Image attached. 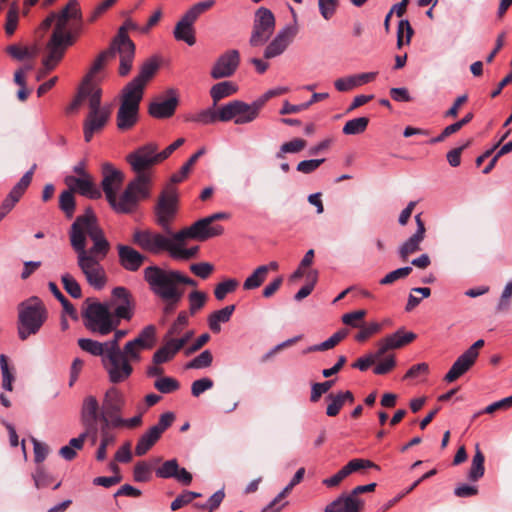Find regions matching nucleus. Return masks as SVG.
<instances>
[{
	"mask_svg": "<svg viewBox=\"0 0 512 512\" xmlns=\"http://www.w3.org/2000/svg\"><path fill=\"white\" fill-rule=\"evenodd\" d=\"M173 236L171 238L151 229H136L132 235V242L145 252L158 255L162 252L170 253Z\"/></svg>",
	"mask_w": 512,
	"mask_h": 512,
	"instance_id": "nucleus-13",
	"label": "nucleus"
},
{
	"mask_svg": "<svg viewBox=\"0 0 512 512\" xmlns=\"http://www.w3.org/2000/svg\"><path fill=\"white\" fill-rule=\"evenodd\" d=\"M415 339V333L406 332L404 329H399L395 333L381 339L377 344V349L383 357L386 353H388L389 350L402 348Z\"/></svg>",
	"mask_w": 512,
	"mask_h": 512,
	"instance_id": "nucleus-26",
	"label": "nucleus"
},
{
	"mask_svg": "<svg viewBox=\"0 0 512 512\" xmlns=\"http://www.w3.org/2000/svg\"><path fill=\"white\" fill-rule=\"evenodd\" d=\"M80 419L85 428L83 431L85 440L89 439L91 445H95L98 438L100 439V426L98 427L99 420L96 419V403L94 400H88L86 406L81 408Z\"/></svg>",
	"mask_w": 512,
	"mask_h": 512,
	"instance_id": "nucleus-20",
	"label": "nucleus"
},
{
	"mask_svg": "<svg viewBox=\"0 0 512 512\" xmlns=\"http://www.w3.org/2000/svg\"><path fill=\"white\" fill-rule=\"evenodd\" d=\"M369 124V118L359 117L347 121L342 129L345 135H357L363 133Z\"/></svg>",
	"mask_w": 512,
	"mask_h": 512,
	"instance_id": "nucleus-54",
	"label": "nucleus"
},
{
	"mask_svg": "<svg viewBox=\"0 0 512 512\" xmlns=\"http://www.w3.org/2000/svg\"><path fill=\"white\" fill-rule=\"evenodd\" d=\"M165 344L159 348L153 355V363L156 365L170 361L178 350H174V345L170 339H164Z\"/></svg>",
	"mask_w": 512,
	"mask_h": 512,
	"instance_id": "nucleus-52",
	"label": "nucleus"
},
{
	"mask_svg": "<svg viewBox=\"0 0 512 512\" xmlns=\"http://www.w3.org/2000/svg\"><path fill=\"white\" fill-rule=\"evenodd\" d=\"M65 183L69 189H74V192H79L81 195L91 199H98L101 197V191L95 185L90 175L85 177L67 176Z\"/></svg>",
	"mask_w": 512,
	"mask_h": 512,
	"instance_id": "nucleus-27",
	"label": "nucleus"
},
{
	"mask_svg": "<svg viewBox=\"0 0 512 512\" xmlns=\"http://www.w3.org/2000/svg\"><path fill=\"white\" fill-rule=\"evenodd\" d=\"M215 0H205L192 5L180 19L188 23L189 25L194 26V23L197 19L215 5Z\"/></svg>",
	"mask_w": 512,
	"mask_h": 512,
	"instance_id": "nucleus-37",
	"label": "nucleus"
},
{
	"mask_svg": "<svg viewBox=\"0 0 512 512\" xmlns=\"http://www.w3.org/2000/svg\"><path fill=\"white\" fill-rule=\"evenodd\" d=\"M114 332L113 339L107 341L109 354L106 355V359L112 363H115L116 360L125 380H127L133 373V366L127 361L128 356L125 354V345L121 348L119 342L128 334V331L116 328Z\"/></svg>",
	"mask_w": 512,
	"mask_h": 512,
	"instance_id": "nucleus-18",
	"label": "nucleus"
},
{
	"mask_svg": "<svg viewBox=\"0 0 512 512\" xmlns=\"http://www.w3.org/2000/svg\"><path fill=\"white\" fill-rule=\"evenodd\" d=\"M80 32L81 28L79 29V26L71 27V31H68V28L62 29L61 39L59 42L55 43H53V34L51 35L46 45V51L49 52L48 61H51V65H49L50 67L53 65L55 60H61L63 58L66 47L74 43L75 36Z\"/></svg>",
	"mask_w": 512,
	"mask_h": 512,
	"instance_id": "nucleus-22",
	"label": "nucleus"
},
{
	"mask_svg": "<svg viewBox=\"0 0 512 512\" xmlns=\"http://www.w3.org/2000/svg\"><path fill=\"white\" fill-rule=\"evenodd\" d=\"M477 359L468 354L466 351L461 354L456 361L453 363L450 370L444 377V380L448 383L456 381L459 377L469 371L475 364Z\"/></svg>",
	"mask_w": 512,
	"mask_h": 512,
	"instance_id": "nucleus-31",
	"label": "nucleus"
},
{
	"mask_svg": "<svg viewBox=\"0 0 512 512\" xmlns=\"http://www.w3.org/2000/svg\"><path fill=\"white\" fill-rule=\"evenodd\" d=\"M120 265L127 271L136 272L147 260V257L135 248L119 244L117 246Z\"/></svg>",
	"mask_w": 512,
	"mask_h": 512,
	"instance_id": "nucleus-25",
	"label": "nucleus"
},
{
	"mask_svg": "<svg viewBox=\"0 0 512 512\" xmlns=\"http://www.w3.org/2000/svg\"><path fill=\"white\" fill-rule=\"evenodd\" d=\"M234 311L235 305L232 304L211 313L208 317V325L210 330L213 333H219L221 331L220 324L228 322Z\"/></svg>",
	"mask_w": 512,
	"mask_h": 512,
	"instance_id": "nucleus-35",
	"label": "nucleus"
},
{
	"mask_svg": "<svg viewBox=\"0 0 512 512\" xmlns=\"http://www.w3.org/2000/svg\"><path fill=\"white\" fill-rule=\"evenodd\" d=\"M237 90V85L231 81H223L213 85L210 89L213 106H217L220 100L233 95Z\"/></svg>",
	"mask_w": 512,
	"mask_h": 512,
	"instance_id": "nucleus-39",
	"label": "nucleus"
},
{
	"mask_svg": "<svg viewBox=\"0 0 512 512\" xmlns=\"http://www.w3.org/2000/svg\"><path fill=\"white\" fill-rule=\"evenodd\" d=\"M367 314L364 309L356 310L353 312L346 313L342 316V322L352 328H360L364 323L363 320Z\"/></svg>",
	"mask_w": 512,
	"mask_h": 512,
	"instance_id": "nucleus-62",
	"label": "nucleus"
},
{
	"mask_svg": "<svg viewBox=\"0 0 512 512\" xmlns=\"http://www.w3.org/2000/svg\"><path fill=\"white\" fill-rule=\"evenodd\" d=\"M326 400L329 401L326 408V415L335 417L346 403L352 404L354 402V395L351 391H341L338 393H330L326 397Z\"/></svg>",
	"mask_w": 512,
	"mask_h": 512,
	"instance_id": "nucleus-32",
	"label": "nucleus"
},
{
	"mask_svg": "<svg viewBox=\"0 0 512 512\" xmlns=\"http://www.w3.org/2000/svg\"><path fill=\"white\" fill-rule=\"evenodd\" d=\"M239 285L238 280L229 278L218 283L214 289L215 298L219 301L225 299L227 294L233 293Z\"/></svg>",
	"mask_w": 512,
	"mask_h": 512,
	"instance_id": "nucleus-56",
	"label": "nucleus"
},
{
	"mask_svg": "<svg viewBox=\"0 0 512 512\" xmlns=\"http://www.w3.org/2000/svg\"><path fill=\"white\" fill-rule=\"evenodd\" d=\"M188 300H189V305H190V307H189L190 314L194 315L197 311H199L205 305L206 300H207V295L202 291L194 290L188 295Z\"/></svg>",
	"mask_w": 512,
	"mask_h": 512,
	"instance_id": "nucleus-64",
	"label": "nucleus"
},
{
	"mask_svg": "<svg viewBox=\"0 0 512 512\" xmlns=\"http://www.w3.org/2000/svg\"><path fill=\"white\" fill-rule=\"evenodd\" d=\"M156 341V328L154 325L146 326L139 335L125 343V354H127V361L132 365L133 362L141 360V351L151 349Z\"/></svg>",
	"mask_w": 512,
	"mask_h": 512,
	"instance_id": "nucleus-17",
	"label": "nucleus"
},
{
	"mask_svg": "<svg viewBox=\"0 0 512 512\" xmlns=\"http://www.w3.org/2000/svg\"><path fill=\"white\" fill-rule=\"evenodd\" d=\"M240 64V53L236 49H230L222 53L211 68L210 75L213 79L228 78L234 75Z\"/></svg>",
	"mask_w": 512,
	"mask_h": 512,
	"instance_id": "nucleus-19",
	"label": "nucleus"
},
{
	"mask_svg": "<svg viewBox=\"0 0 512 512\" xmlns=\"http://www.w3.org/2000/svg\"><path fill=\"white\" fill-rule=\"evenodd\" d=\"M36 167L37 165L33 164L30 170H28L22 176L19 182L12 188V190L7 195L8 198H10L15 203H17L20 200V198L23 196V194L32 182L33 174L36 170Z\"/></svg>",
	"mask_w": 512,
	"mask_h": 512,
	"instance_id": "nucleus-41",
	"label": "nucleus"
},
{
	"mask_svg": "<svg viewBox=\"0 0 512 512\" xmlns=\"http://www.w3.org/2000/svg\"><path fill=\"white\" fill-rule=\"evenodd\" d=\"M61 281L66 292L73 298H80L82 291L77 280L69 273H65L61 277Z\"/></svg>",
	"mask_w": 512,
	"mask_h": 512,
	"instance_id": "nucleus-58",
	"label": "nucleus"
},
{
	"mask_svg": "<svg viewBox=\"0 0 512 512\" xmlns=\"http://www.w3.org/2000/svg\"><path fill=\"white\" fill-rule=\"evenodd\" d=\"M417 229L398 249V255L402 262H407L412 254L421 250V243L425 238L426 227L421 214L415 216Z\"/></svg>",
	"mask_w": 512,
	"mask_h": 512,
	"instance_id": "nucleus-23",
	"label": "nucleus"
},
{
	"mask_svg": "<svg viewBox=\"0 0 512 512\" xmlns=\"http://www.w3.org/2000/svg\"><path fill=\"white\" fill-rule=\"evenodd\" d=\"M143 278L153 294L159 298H179L184 295V288L178 287L177 270L164 269L151 265L143 270Z\"/></svg>",
	"mask_w": 512,
	"mask_h": 512,
	"instance_id": "nucleus-5",
	"label": "nucleus"
},
{
	"mask_svg": "<svg viewBox=\"0 0 512 512\" xmlns=\"http://www.w3.org/2000/svg\"><path fill=\"white\" fill-rule=\"evenodd\" d=\"M205 152V148H201L195 154H193L181 167L179 173L172 175L171 183L165 187L158 199L157 205L155 207V221L164 231L168 233L171 232L170 224L177 212L178 195L174 184L182 182L187 177L197 160L202 155H204Z\"/></svg>",
	"mask_w": 512,
	"mask_h": 512,
	"instance_id": "nucleus-3",
	"label": "nucleus"
},
{
	"mask_svg": "<svg viewBox=\"0 0 512 512\" xmlns=\"http://www.w3.org/2000/svg\"><path fill=\"white\" fill-rule=\"evenodd\" d=\"M373 372L376 375H385L396 367V359L393 353H386L380 360H377Z\"/></svg>",
	"mask_w": 512,
	"mask_h": 512,
	"instance_id": "nucleus-55",
	"label": "nucleus"
},
{
	"mask_svg": "<svg viewBox=\"0 0 512 512\" xmlns=\"http://www.w3.org/2000/svg\"><path fill=\"white\" fill-rule=\"evenodd\" d=\"M126 161L136 176L128 183L125 197L128 198L133 190H138V194H140L142 199L148 198L150 195L152 168L161 162L158 156L157 144L151 142L138 147L126 156Z\"/></svg>",
	"mask_w": 512,
	"mask_h": 512,
	"instance_id": "nucleus-2",
	"label": "nucleus"
},
{
	"mask_svg": "<svg viewBox=\"0 0 512 512\" xmlns=\"http://www.w3.org/2000/svg\"><path fill=\"white\" fill-rule=\"evenodd\" d=\"M154 387L163 394H169L179 389V382L172 377H160L154 382Z\"/></svg>",
	"mask_w": 512,
	"mask_h": 512,
	"instance_id": "nucleus-60",
	"label": "nucleus"
},
{
	"mask_svg": "<svg viewBox=\"0 0 512 512\" xmlns=\"http://www.w3.org/2000/svg\"><path fill=\"white\" fill-rule=\"evenodd\" d=\"M101 95L102 90H96L89 99V112L83 122V133L86 142H90L94 134L99 133L110 119V108L101 107Z\"/></svg>",
	"mask_w": 512,
	"mask_h": 512,
	"instance_id": "nucleus-9",
	"label": "nucleus"
},
{
	"mask_svg": "<svg viewBox=\"0 0 512 512\" xmlns=\"http://www.w3.org/2000/svg\"><path fill=\"white\" fill-rule=\"evenodd\" d=\"M267 279V268L257 267L243 283L244 290H254L259 288Z\"/></svg>",
	"mask_w": 512,
	"mask_h": 512,
	"instance_id": "nucleus-50",
	"label": "nucleus"
},
{
	"mask_svg": "<svg viewBox=\"0 0 512 512\" xmlns=\"http://www.w3.org/2000/svg\"><path fill=\"white\" fill-rule=\"evenodd\" d=\"M102 181L101 187L105 193L106 199L113 210L117 213L130 214L134 212L142 200L138 190H133L128 198L125 197L127 187L118 197L117 191L124 181V174L115 168L111 163L106 162L102 165Z\"/></svg>",
	"mask_w": 512,
	"mask_h": 512,
	"instance_id": "nucleus-4",
	"label": "nucleus"
},
{
	"mask_svg": "<svg viewBox=\"0 0 512 512\" xmlns=\"http://www.w3.org/2000/svg\"><path fill=\"white\" fill-rule=\"evenodd\" d=\"M363 507L364 501L362 499L353 498L350 493H343L326 506L325 512H361Z\"/></svg>",
	"mask_w": 512,
	"mask_h": 512,
	"instance_id": "nucleus-29",
	"label": "nucleus"
},
{
	"mask_svg": "<svg viewBox=\"0 0 512 512\" xmlns=\"http://www.w3.org/2000/svg\"><path fill=\"white\" fill-rule=\"evenodd\" d=\"M261 110L262 109L256 102V100L253 101L251 104H248L240 100V107H238V113L235 124L243 125L253 122L255 119L258 118Z\"/></svg>",
	"mask_w": 512,
	"mask_h": 512,
	"instance_id": "nucleus-34",
	"label": "nucleus"
},
{
	"mask_svg": "<svg viewBox=\"0 0 512 512\" xmlns=\"http://www.w3.org/2000/svg\"><path fill=\"white\" fill-rule=\"evenodd\" d=\"M115 429L112 425L100 424V443L97 448L95 458L97 461H104L107 457V448L116 442V434L112 431Z\"/></svg>",
	"mask_w": 512,
	"mask_h": 512,
	"instance_id": "nucleus-33",
	"label": "nucleus"
},
{
	"mask_svg": "<svg viewBox=\"0 0 512 512\" xmlns=\"http://www.w3.org/2000/svg\"><path fill=\"white\" fill-rule=\"evenodd\" d=\"M160 435L156 429L149 428L138 440L135 447V454L137 456L145 455L154 444L160 439Z\"/></svg>",
	"mask_w": 512,
	"mask_h": 512,
	"instance_id": "nucleus-42",
	"label": "nucleus"
},
{
	"mask_svg": "<svg viewBox=\"0 0 512 512\" xmlns=\"http://www.w3.org/2000/svg\"><path fill=\"white\" fill-rule=\"evenodd\" d=\"M473 117H474L473 113H471V112L467 113L461 120L445 127L443 129V131L441 132V134L435 138H432L429 141V143L435 144V143L444 141L447 137L451 136L452 134L457 133L458 131H460L462 129L463 126H465L469 122H471Z\"/></svg>",
	"mask_w": 512,
	"mask_h": 512,
	"instance_id": "nucleus-43",
	"label": "nucleus"
},
{
	"mask_svg": "<svg viewBox=\"0 0 512 512\" xmlns=\"http://www.w3.org/2000/svg\"><path fill=\"white\" fill-rule=\"evenodd\" d=\"M79 347L90 353L93 356H100L101 357V363L106 371L109 381L113 384L122 383L125 380L118 363L115 361V363L108 362L106 359V355L109 354V347L107 341L104 343L87 339V338H81L78 340Z\"/></svg>",
	"mask_w": 512,
	"mask_h": 512,
	"instance_id": "nucleus-12",
	"label": "nucleus"
},
{
	"mask_svg": "<svg viewBox=\"0 0 512 512\" xmlns=\"http://www.w3.org/2000/svg\"><path fill=\"white\" fill-rule=\"evenodd\" d=\"M224 232L221 225H213L208 217L201 218L191 226L174 233V240L185 242L187 239L206 241L210 238L220 236Z\"/></svg>",
	"mask_w": 512,
	"mask_h": 512,
	"instance_id": "nucleus-15",
	"label": "nucleus"
},
{
	"mask_svg": "<svg viewBox=\"0 0 512 512\" xmlns=\"http://www.w3.org/2000/svg\"><path fill=\"white\" fill-rule=\"evenodd\" d=\"M296 34L297 29L292 26H287L280 30L275 38L266 46L264 58L272 59L283 54L292 43Z\"/></svg>",
	"mask_w": 512,
	"mask_h": 512,
	"instance_id": "nucleus-24",
	"label": "nucleus"
},
{
	"mask_svg": "<svg viewBox=\"0 0 512 512\" xmlns=\"http://www.w3.org/2000/svg\"><path fill=\"white\" fill-rule=\"evenodd\" d=\"M178 105V98L172 96L167 99H156L149 105V114L158 119L169 118L174 115Z\"/></svg>",
	"mask_w": 512,
	"mask_h": 512,
	"instance_id": "nucleus-30",
	"label": "nucleus"
},
{
	"mask_svg": "<svg viewBox=\"0 0 512 512\" xmlns=\"http://www.w3.org/2000/svg\"><path fill=\"white\" fill-rule=\"evenodd\" d=\"M47 317V309L40 298L33 296L22 302L18 307L19 338L24 341L38 333Z\"/></svg>",
	"mask_w": 512,
	"mask_h": 512,
	"instance_id": "nucleus-6",
	"label": "nucleus"
},
{
	"mask_svg": "<svg viewBox=\"0 0 512 512\" xmlns=\"http://www.w3.org/2000/svg\"><path fill=\"white\" fill-rule=\"evenodd\" d=\"M275 30L274 14L266 7H260L254 15L253 27L249 44L252 47H260L265 44Z\"/></svg>",
	"mask_w": 512,
	"mask_h": 512,
	"instance_id": "nucleus-14",
	"label": "nucleus"
},
{
	"mask_svg": "<svg viewBox=\"0 0 512 512\" xmlns=\"http://www.w3.org/2000/svg\"><path fill=\"white\" fill-rule=\"evenodd\" d=\"M173 36L178 41H183L189 46H193L196 43L195 28L189 25L182 19H180L173 30Z\"/></svg>",
	"mask_w": 512,
	"mask_h": 512,
	"instance_id": "nucleus-40",
	"label": "nucleus"
},
{
	"mask_svg": "<svg viewBox=\"0 0 512 512\" xmlns=\"http://www.w3.org/2000/svg\"><path fill=\"white\" fill-rule=\"evenodd\" d=\"M69 236L71 246L77 254V265L88 284L97 290L102 289L107 282V276L101 261L107 256L110 243L90 207L85 214L75 219Z\"/></svg>",
	"mask_w": 512,
	"mask_h": 512,
	"instance_id": "nucleus-1",
	"label": "nucleus"
},
{
	"mask_svg": "<svg viewBox=\"0 0 512 512\" xmlns=\"http://www.w3.org/2000/svg\"><path fill=\"white\" fill-rule=\"evenodd\" d=\"M142 98L143 96L133 91L126 88L122 89L120 106L116 115L118 130L122 132L129 131L137 124Z\"/></svg>",
	"mask_w": 512,
	"mask_h": 512,
	"instance_id": "nucleus-10",
	"label": "nucleus"
},
{
	"mask_svg": "<svg viewBox=\"0 0 512 512\" xmlns=\"http://www.w3.org/2000/svg\"><path fill=\"white\" fill-rule=\"evenodd\" d=\"M213 355L211 351L204 350L197 357L192 359L190 362L186 364V368L188 369H202L207 368L212 364Z\"/></svg>",
	"mask_w": 512,
	"mask_h": 512,
	"instance_id": "nucleus-63",
	"label": "nucleus"
},
{
	"mask_svg": "<svg viewBox=\"0 0 512 512\" xmlns=\"http://www.w3.org/2000/svg\"><path fill=\"white\" fill-rule=\"evenodd\" d=\"M116 54L119 55L120 60L118 73L121 77L127 76L132 70L134 59L131 58L129 55H126V53H124V51H122L121 48L114 46V44L110 42L109 47L100 52L98 56L95 58L94 62L92 63V66L90 67L89 72L84 77L83 82L88 85H94L92 83L93 77L98 72H100L105 67L108 60L114 58Z\"/></svg>",
	"mask_w": 512,
	"mask_h": 512,
	"instance_id": "nucleus-11",
	"label": "nucleus"
},
{
	"mask_svg": "<svg viewBox=\"0 0 512 512\" xmlns=\"http://www.w3.org/2000/svg\"><path fill=\"white\" fill-rule=\"evenodd\" d=\"M215 0H205L192 5L180 19L188 23L189 25L194 26V23L197 19L215 5Z\"/></svg>",
	"mask_w": 512,
	"mask_h": 512,
	"instance_id": "nucleus-38",
	"label": "nucleus"
},
{
	"mask_svg": "<svg viewBox=\"0 0 512 512\" xmlns=\"http://www.w3.org/2000/svg\"><path fill=\"white\" fill-rule=\"evenodd\" d=\"M178 468V461L176 459H170L165 461L159 468L156 469V475L157 477L163 479L175 478Z\"/></svg>",
	"mask_w": 512,
	"mask_h": 512,
	"instance_id": "nucleus-61",
	"label": "nucleus"
},
{
	"mask_svg": "<svg viewBox=\"0 0 512 512\" xmlns=\"http://www.w3.org/2000/svg\"><path fill=\"white\" fill-rule=\"evenodd\" d=\"M347 336L346 330H339L336 333H334L331 337H329L326 341L316 344L313 346H310L305 351L308 352H318V351H327L330 349H333L336 345H338L345 337Z\"/></svg>",
	"mask_w": 512,
	"mask_h": 512,
	"instance_id": "nucleus-49",
	"label": "nucleus"
},
{
	"mask_svg": "<svg viewBox=\"0 0 512 512\" xmlns=\"http://www.w3.org/2000/svg\"><path fill=\"white\" fill-rule=\"evenodd\" d=\"M85 304L86 307L82 311V316L87 329L105 336L117 328L116 319L112 318V311L108 305L90 299H87Z\"/></svg>",
	"mask_w": 512,
	"mask_h": 512,
	"instance_id": "nucleus-7",
	"label": "nucleus"
},
{
	"mask_svg": "<svg viewBox=\"0 0 512 512\" xmlns=\"http://www.w3.org/2000/svg\"><path fill=\"white\" fill-rule=\"evenodd\" d=\"M158 69L159 63L156 58L147 59L141 65L137 76L127 83L124 88L143 96L147 83L154 77Z\"/></svg>",
	"mask_w": 512,
	"mask_h": 512,
	"instance_id": "nucleus-21",
	"label": "nucleus"
},
{
	"mask_svg": "<svg viewBox=\"0 0 512 512\" xmlns=\"http://www.w3.org/2000/svg\"><path fill=\"white\" fill-rule=\"evenodd\" d=\"M512 304V280L508 282L496 306V313H507Z\"/></svg>",
	"mask_w": 512,
	"mask_h": 512,
	"instance_id": "nucleus-59",
	"label": "nucleus"
},
{
	"mask_svg": "<svg viewBox=\"0 0 512 512\" xmlns=\"http://www.w3.org/2000/svg\"><path fill=\"white\" fill-rule=\"evenodd\" d=\"M238 107H240V100H233L225 105L218 107L217 116L219 118V121L229 122L231 120H234V123H236Z\"/></svg>",
	"mask_w": 512,
	"mask_h": 512,
	"instance_id": "nucleus-51",
	"label": "nucleus"
},
{
	"mask_svg": "<svg viewBox=\"0 0 512 512\" xmlns=\"http://www.w3.org/2000/svg\"><path fill=\"white\" fill-rule=\"evenodd\" d=\"M96 90H101V88H99L96 85H88L82 82L76 97L74 98L72 103L66 108V112L72 113L76 111L85 99H91L93 92H95Z\"/></svg>",
	"mask_w": 512,
	"mask_h": 512,
	"instance_id": "nucleus-44",
	"label": "nucleus"
},
{
	"mask_svg": "<svg viewBox=\"0 0 512 512\" xmlns=\"http://www.w3.org/2000/svg\"><path fill=\"white\" fill-rule=\"evenodd\" d=\"M0 368L2 373V387L7 391L13 390V381L15 380V376L13 373V369L9 367L8 357L5 354L0 355Z\"/></svg>",
	"mask_w": 512,
	"mask_h": 512,
	"instance_id": "nucleus-53",
	"label": "nucleus"
},
{
	"mask_svg": "<svg viewBox=\"0 0 512 512\" xmlns=\"http://www.w3.org/2000/svg\"><path fill=\"white\" fill-rule=\"evenodd\" d=\"M19 12L20 8L18 3L16 1H13L10 4L9 9L7 11L6 22L4 25V30L8 37H11L17 29L19 22Z\"/></svg>",
	"mask_w": 512,
	"mask_h": 512,
	"instance_id": "nucleus-48",
	"label": "nucleus"
},
{
	"mask_svg": "<svg viewBox=\"0 0 512 512\" xmlns=\"http://www.w3.org/2000/svg\"><path fill=\"white\" fill-rule=\"evenodd\" d=\"M137 29L136 23H134L131 19H126L124 23L119 27L117 34L111 40L114 46L121 48L126 55H129L134 59L136 46L134 42L130 39L128 35L129 30Z\"/></svg>",
	"mask_w": 512,
	"mask_h": 512,
	"instance_id": "nucleus-28",
	"label": "nucleus"
},
{
	"mask_svg": "<svg viewBox=\"0 0 512 512\" xmlns=\"http://www.w3.org/2000/svg\"><path fill=\"white\" fill-rule=\"evenodd\" d=\"M59 208L65 214L66 218L71 219L73 217L76 209L74 189L65 190L60 194Z\"/></svg>",
	"mask_w": 512,
	"mask_h": 512,
	"instance_id": "nucleus-46",
	"label": "nucleus"
},
{
	"mask_svg": "<svg viewBox=\"0 0 512 512\" xmlns=\"http://www.w3.org/2000/svg\"><path fill=\"white\" fill-rule=\"evenodd\" d=\"M184 242H178L173 239L171 249H170V255L171 257L175 259H182V260H189L192 258H195L199 252V247L194 246L191 248H183Z\"/></svg>",
	"mask_w": 512,
	"mask_h": 512,
	"instance_id": "nucleus-47",
	"label": "nucleus"
},
{
	"mask_svg": "<svg viewBox=\"0 0 512 512\" xmlns=\"http://www.w3.org/2000/svg\"><path fill=\"white\" fill-rule=\"evenodd\" d=\"M90 399L94 400L96 403V419L99 420V424H105V421H107L108 425L114 426V420L121 418L125 399L123 394L117 388L112 387L106 391L102 401V409H100L99 402L96 397L92 395L84 398L82 407H85L87 401Z\"/></svg>",
	"mask_w": 512,
	"mask_h": 512,
	"instance_id": "nucleus-8",
	"label": "nucleus"
},
{
	"mask_svg": "<svg viewBox=\"0 0 512 512\" xmlns=\"http://www.w3.org/2000/svg\"><path fill=\"white\" fill-rule=\"evenodd\" d=\"M215 0H205L192 5L180 19L188 23L189 25L194 26V23L197 19L215 5Z\"/></svg>",
	"mask_w": 512,
	"mask_h": 512,
	"instance_id": "nucleus-36",
	"label": "nucleus"
},
{
	"mask_svg": "<svg viewBox=\"0 0 512 512\" xmlns=\"http://www.w3.org/2000/svg\"><path fill=\"white\" fill-rule=\"evenodd\" d=\"M485 457L477 444L475 447V454L472 459L471 467L469 470V479L471 481H478L485 472L484 468Z\"/></svg>",
	"mask_w": 512,
	"mask_h": 512,
	"instance_id": "nucleus-45",
	"label": "nucleus"
},
{
	"mask_svg": "<svg viewBox=\"0 0 512 512\" xmlns=\"http://www.w3.org/2000/svg\"><path fill=\"white\" fill-rule=\"evenodd\" d=\"M188 313L186 311H181L177 319L173 322V324L168 329L164 339L174 338V336L180 335L184 327L188 324Z\"/></svg>",
	"mask_w": 512,
	"mask_h": 512,
	"instance_id": "nucleus-57",
	"label": "nucleus"
},
{
	"mask_svg": "<svg viewBox=\"0 0 512 512\" xmlns=\"http://www.w3.org/2000/svg\"><path fill=\"white\" fill-rule=\"evenodd\" d=\"M70 22L71 27L79 26V29L82 28V12L77 0H69L60 11L56 12L53 43L60 41L62 29H67Z\"/></svg>",
	"mask_w": 512,
	"mask_h": 512,
	"instance_id": "nucleus-16",
	"label": "nucleus"
}]
</instances>
